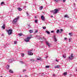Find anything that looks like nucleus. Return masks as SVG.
<instances>
[{
    "mask_svg": "<svg viewBox=\"0 0 77 77\" xmlns=\"http://www.w3.org/2000/svg\"><path fill=\"white\" fill-rule=\"evenodd\" d=\"M14 44H17V42L16 41H14Z\"/></svg>",
    "mask_w": 77,
    "mask_h": 77,
    "instance_id": "72a5a7b5",
    "label": "nucleus"
},
{
    "mask_svg": "<svg viewBox=\"0 0 77 77\" xmlns=\"http://www.w3.org/2000/svg\"><path fill=\"white\" fill-rule=\"evenodd\" d=\"M46 43L47 45H48V47H50V43H48V42L46 41Z\"/></svg>",
    "mask_w": 77,
    "mask_h": 77,
    "instance_id": "4468645a",
    "label": "nucleus"
},
{
    "mask_svg": "<svg viewBox=\"0 0 77 77\" xmlns=\"http://www.w3.org/2000/svg\"><path fill=\"white\" fill-rule=\"evenodd\" d=\"M51 18H53V16H51Z\"/></svg>",
    "mask_w": 77,
    "mask_h": 77,
    "instance_id": "8fccbe9b",
    "label": "nucleus"
},
{
    "mask_svg": "<svg viewBox=\"0 0 77 77\" xmlns=\"http://www.w3.org/2000/svg\"><path fill=\"white\" fill-rule=\"evenodd\" d=\"M64 17L65 18H66V17H67V18H69V17H68V15H65L64 16Z\"/></svg>",
    "mask_w": 77,
    "mask_h": 77,
    "instance_id": "b1692460",
    "label": "nucleus"
},
{
    "mask_svg": "<svg viewBox=\"0 0 77 77\" xmlns=\"http://www.w3.org/2000/svg\"><path fill=\"white\" fill-rule=\"evenodd\" d=\"M40 42H41V43H43V42H44V41H41Z\"/></svg>",
    "mask_w": 77,
    "mask_h": 77,
    "instance_id": "49530a36",
    "label": "nucleus"
},
{
    "mask_svg": "<svg viewBox=\"0 0 77 77\" xmlns=\"http://www.w3.org/2000/svg\"><path fill=\"white\" fill-rule=\"evenodd\" d=\"M26 71V70H25V69H23V72H25V71Z\"/></svg>",
    "mask_w": 77,
    "mask_h": 77,
    "instance_id": "a18cd8bd",
    "label": "nucleus"
},
{
    "mask_svg": "<svg viewBox=\"0 0 77 77\" xmlns=\"http://www.w3.org/2000/svg\"><path fill=\"white\" fill-rule=\"evenodd\" d=\"M31 61H34V59H31L30 60Z\"/></svg>",
    "mask_w": 77,
    "mask_h": 77,
    "instance_id": "c9c22d12",
    "label": "nucleus"
},
{
    "mask_svg": "<svg viewBox=\"0 0 77 77\" xmlns=\"http://www.w3.org/2000/svg\"><path fill=\"white\" fill-rule=\"evenodd\" d=\"M4 4H5V3H4V2H1V3L0 4V5H4Z\"/></svg>",
    "mask_w": 77,
    "mask_h": 77,
    "instance_id": "c756f323",
    "label": "nucleus"
},
{
    "mask_svg": "<svg viewBox=\"0 0 77 77\" xmlns=\"http://www.w3.org/2000/svg\"><path fill=\"white\" fill-rule=\"evenodd\" d=\"M37 59L38 60H41V57H38V58H37Z\"/></svg>",
    "mask_w": 77,
    "mask_h": 77,
    "instance_id": "a211bd4d",
    "label": "nucleus"
},
{
    "mask_svg": "<svg viewBox=\"0 0 77 77\" xmlns=\"http://www.w3.org/2000/svg\"><path fill=\"white\" fill-rule=\"evenodd\" d=\"M17 9L19 11H22V9H21V8L19 7L17 8Z\"/></svg>",
    "mask_w": 77,
    "mask_h": 77,
    "instance_id": "ddd939ff",
    "label": "nucleus"
},
{
    "mask_svg": "<svg viewBox=\"0 0 77 77\" xmlns=\"http://www.w3.org/2000/svg\"><path fill=\"white\" fill-rule=\"evenodd\" d=\"M54 11H51V13H53V14H54Z\"/></svg>",
    "mask_w": 77,
    "mask_h": 77,
    "instance_id": "473e14b6",
    "label": "nucleus"
},
{
    "mask_svg": "<svg viewBox=\"0 0 77 77\" xmlns=\"http://www.w3.org/2000/svg\"><path fill=\"white\" fill-rule=\"evenodd\" d=\"M26 14L27 17H30V14L28 12H26Z\"/></svg>",
    "mask_w": 77,
    "mask_h": 77,
    "instance_id": "1a4fd4ad",
    "label": "nucleus"
},
{
    "mask_svg": "<svg viewBox=\"0 0 77 77\" xmlns=\"http://www.w3.org/2000/svg\"><path fill=\"white\" fill-rule=\"evenodd\" d=\"M41 18L43 21H44V20H45V17H44L43 15H42L41 16Z\"/></svg>",
    "mask_w": 77,
    "mask_h": 77,
    "instance_id": "6e6552de",
    "label": "nucleus"
},
{
    "mask_svg": "<svg viewBox=\"0 0 77 77\" xmlns=\"http://www.w3.org/2000/svg\"><path fill=\"white\" fill-rule=\"evenodd\" d=\"M0 77H3L2 76H1Z\"/></svg>",
    "mask_w": 77,
    "mask_h": 77,
    "instance_id": "13d9d810",
    "label": "nucleus"
},
{
    "mask_svg": "<svg viewBox=\"0 0 77 77\" xmlns=\"http://www.w3.org/2000/svg\"><path fill=\"white\" fill-rule=\"evenodd\" d=\"M31 38H32V37H31L26 38L25 39V41L26 42H29L30 40V39H31Z\"/></svg>",
    "mask_w": 77,
    "mask_h": 77,
    "instance_id": "20e7f679",
    "label": "nucleus"
},
{
    "mask_svg": "<svg viewBox=\"0 0 77 77\" xmlns=\"http://www.w3.org/2000/svg\"><path fill=\"white\" fill-rule=\"evenodd\" d=\"M8 61L9 63H12V62L14 61V59H11L8 60Z\"/></svg>",
    "mask_w": 77,
    "mask_h": 77,
    "instance_id": "0eeeda50",
    "label": "nucleus"
},
{
    "mask_svg": "<svg viewBox=\"0 0 77 77\" xmlns=\"http://www.w3.org/2000/svg\"><path fill=\"white\" fill-rule=\"evenodd\" d=\"M38 30H37L35 32V33H37L38 32Z\"/></svg>",
    "mask_w": 77,
    "mask_h": 77,
    "instance_id": "a19ab883",
    "label": "nucleus"
},
{
    "mask_svg": "<svg viewBox=\"0 0 77 77\" xmlns=\"http://www.w3.org/2000/svg\"><path fill=\"white\" fill-rule=\"evenodd\" d=\"M66 1V0H63V2H65Z\"/></svg>",
    "mask_w": 77,
    "mask_h": 77,
    "instance_id": "37998d69",
    "label": "nucleus"
},
{
    "mask_svg": "<svg viewBox=\"0 0 77 77\" xmlns=\"http://www.w3.org/2000/svg\"><path fill=\"white\" fill-rule=\"evenodd\" d=\"M63 58H64V59H65L66 58V57L64 55H63Z\"/></svg>",
    "mask_w": 77,
    "mask_h": 77,
    "instance_id": "7c9ffc66",
    "label": "nucleus"
},
{
    "mask_svg": "<svg viewBox=\"0 0 77 77\" xmlns=\"http://www.w3.org/2000/svg\"><path fill=\"white\" fill-rule=\"evenodd\" d=\"M57 33H61V32H59V30L58 29L57 30Z\"/></svg>",
    "mask_w": 77,
    "mask_h": 77,
    "instance_id": "aec40b11",
    "label": "nucleus"
},
{
    "mask_svg": "<svg viewBox=\"0 0 77 77\" xmlns=\"http://www.w3.org/2000/svg\"><path fill=\"white\" fill-rule=\"evenodd\" d=\"M51 33H54V31H51Z\"/></svg>",
    "mask_w": 77,
    "mask_h": 77,
    "instance_id": "c03bdc74",
    "label": "nucleus"
},
{
    "mask_svg": "<svg viewBox=\"0 0 77 77\" xmlns=\"http://www.w3.org/2000/svg\"><path fill=\"white\" fill-rule=\"evenodd\" d=\"M35 18H36V16H35Z\"/></svg>",
    "mask_w": 77,
    "mask_h": 77,
    "instance_id": "6e6d98bb",
    "label": "nucleus"
},
{
    "mask_svg": "<svg viewBox=\"0 0 77 77\" xmlns=\"http://www.w3.org/2000/svg\"><path fill=\"white\" fill-rule=\"evenodd\" d=\"M7 69H9V65H7Z\"/></svg>",
    "mask_w": 77,
    "mask_h": 77,
    "instance_id": "bb28decb",
    "label": "nucleus"
},
{
    "mask_svg": "<svg viewBox=\"0 0 77 77\" xmlns=\"http://www.w3.org/2000/svg\"><path fill=\"white\" fill-rule=\"evenodd\" d=\"M69 35L71 36H72V33H69Z\"/></svg>",
    "mask_w": 77,
    "mask_h": 77,
    "instance_id": "412c9836",
    "label": "nucleus"
},
{
    "mask_svg": "<svg viewBox=\"0 0 77 77\" xmlns=\"http://www.w3.org/2000/svg\"><path fill=\"white\" fill-rule=\"evenodd\" d=\"M74 58V57L73 56V54H72L70 56L68 57V58L69 60H72V59Z\"/></svg>",
    "mask_w": 77,
    "mask_h": 77,
    "instance_id": "7ed1b4c3",
    "label": "nucleus"
},
{
    "mask_svg": "<svg viewBox=\"0 0 77 77\" xmlns=\"http://www.w3.org/2000/svg\"><path fill=\"white\" fill-rule=\"evenodd\" d=\"M43 9V6H41V7H40L39 8V9L41 11V10H42Z\"/></svg>",
    "mask_w": 77,
    "mask_h": 77,
    "instance_id": "2eb2a0df",
    "label": "nucleus"
},
{
    "mask_svg": "<svg viewBox=\"0 0 77 77\" xmlns=\"http://www.w3.org/2000/svg\"><path fill=\"white\" fill-rule=\"evenodd\" d=\"M63 74L64 75H67V72H64Z\"/></svg>",
    "mask_w": 77,
    "mask_h": 77,
    "instance_id": "f3484780",
    "label": "nucleus"
},
{
    "mask_svg": "<svg viewBox=\"0 0 77 77\" xmlns=\"http://www.w3.org/2000/svg\"><path fill=\"white\" fill-rule=\"evenodd\" d=\"M29 32L30 33H32L33 32V30H29Z\"/></svg>",
    "mask_w": 77,
    "mask_h": 77,
    "instance_id": "393cba45",
    "label": "nucleus"
},
{
    "mask_svg": "<svg viewBox=\"0 0 77 77\" xmlns=\"http://www.w3.org/2000/svg\"><path fill=\"white\" fill-rule=\"evenodd\" d=\"M53 76L54 77H56V75L54 74H53Z\"/></svg>",
    "mask_w": 77,
    "mask_h": 77,
    "instance_id": "58836bf2",
    "label": "nucleus"
},
{
    "mask_svg": "<svg viewBox=\"0 0 77 77\" xmlns=\"http://www.w3.org/2000/svg\"><path fill=\"white\" fill-rule=\"evenodd\" d=\"M20 63L21 64H24V62H23V61H20Z\"/></svg>",
    "mask_w": 77,
    "mask_h": 77,
    "instance_id": "6ab92c4d",
    "label": "nucleus"
},
{
    "mask_svg": "<svg viewBox=\"0 0 77 77\" xmlns=\"http://www.w3.org/2000/svg\"><path fill=\"white\" fill-rule=\"evenodd\" d=\"M75 70L76 71H77V69H76Z\"/></svg>",
    "mask_w": 77,
    "mask_h": 77,
    "instance_id": "603ef678",
    "label": "nucleus"
},
{
    "mask_svg": "<svg viewBox=\"0 0 77 77\" xmlns=\"http://www.w3.org/2000/svg\"><path fill=\"white\" fill-rule=\"evenodd\" d=\"M73 5L74 6H75V3H74Z\"/></svg>",
    "mask_w": 77,
    "mask_h": 77,
    "instance_id": "09e8293b",
    "label": "nucleus"
},
{
    "mask_svg": "<svg viewBox=\"0 0 77 77\" xmlns=\"http://www.w3.org/2000/svg\"><path fill=\"white\" fill-rule=\"evenodd\" d=\"M66 39H67V38H64V40H66Z\"/></svg>",
    "mask_w": 77,
    "mask_h": 77,
    "instance_id": "ea45409f",
    "label": "nucleus"
},
{
    "mask_svg": "<svg viewBox=\"0 0 77 77\" xmlns=\"http://www.w3.org/2000/svg\"><path fill=\"white\" fill-rule=\"evenodd\" d=\"M43 74H44V73H43Z\"/></svg>",
    "mask_w": 77,
    "mask_h": 77,
    "instance_id": "bf43d9fd",
    "label": "nucleus"
},
{
    "mask_svg": "<svg viewBox=\"0 0 77 77\" xmlns=\"http://www.w3.org/2000/svg\"><path fill=\"white\" fill-rule=\"evenodd\" d=\"M55 2H56L57 3V2H58V1H60V0H54Z\"/></svg>",
    "mask_w": 77,
    "mask_h": 77,
    "instance_id": "5701e85b",
    "label": "nucleus"
},
{
    "mask_svg": "<svg viewBox=\"0 0 77 77\" xmlns=\"http://www.w3.org/2000/svg\"><path fill=\"white\" fill-rule=\"evenodd\" d=\"M31 51H28V55L29 56H32V55H33V53H32Z\"/></svg>",
    "mask_w": 77,
    "mask_h": 77,
    "instance_id": "423d86ee",
    "label": "nucleus"
},
{
    "mask_svg": "<svg viewBox=\"0 0 77 77\" xmlns=\"http://www.w3.org/2000/svg\"><path fill=\"white\" fill-rule=\"evenodd\" d=\"M25 77H27V75H26V76H25Z\"/></svg>",
    "mask_w": 77,
    "mask_h": 77,
    "instance_id": "5fc2aeb1",
    "label": "nucleus"
},
{
    "mask_svg": "<svg viewBox=\"0 0 77 77\" xmlns=\"http://www.w3.org/2000/svg\"><path fill=\"white\" fill-rule=\"evenodd\" d=\"M22 35H23V34L22 33H19L18 34V36H22Z\"/></svg>",
    "mask_w": 77,
    "mask_h": 77,
    "instance_id": "cd10ccee",
    "label": "nucleus"
},
{
    "mask_svg": "<svg viewBox=\"0 0 77 77\" xmlns=\"http://www.w3.org/2000/svg\"><path fill=\"white\" fill-rule=\"evenodd\" d=\"M46 68H50V66H45Z\"/></svg>",
    "mask_w": 77,
    "mask_h": 77,
    "instance_id": "a878e982",
    "label": "nucleus"
},
{
    "mask_svg": "<svg viewBox=\"0 0 77 77\" xmlns=\"http://www.w3.org/2000/svg\"><path fill=\"white\" fill-rule=\"evenodd\" d=\"M54 41L55 42H56L57 40V39H56V35H54Z\"/></svg>",
    "mask_w": 77,
    "mask_h": 77,
    "instance_id": "9d476101",
    "label": "nucleus"
},
{
    "mask_svg": "<svg viewBox=\"0 0 77 77\" xmlns=\"http://www.w3.org/2000/svg\"><path fill=\"white\" fill-rule=\"evenodd\" d=\"M19 18L20 17L18 16H17L13 20V24L16 23L18 21V20L19 19Z\"/></svg>",
    "mask_w": 77,
    "mask_h": 77,
    "instance_id": "f257e3e1",
    "label": "nucleus"
},
{
    "mask_svg": "<svg viewBox=\"0 0 77 77\" xmlns=\"http://www.w3.org/2000/svg\"><path fill=\"white\" fill-rule=\"evenodd\" d=\"M7 31L8 32V35H11L12 33V32H13V31L12 30L9 29L8 30H7Z\"/></svg>",
    "mask_w": 77,
    "mask_h": 77,
    "instance_id": "f03ea898",
    "label": "nucleus"
},
{
    "mask_svg": "<svg viewBox=\"0 0 77 77\" xmlns=\"http://www.w3.org/2000/svg\"><path fill=\"white\" fill-rule=\"evenodd\" d=\"M54 68H60V66L59 65H57L55 66Z\"/></svg>",
    "mask_w": 77,
    "mask_h": 77,
    "instance_id": "f8f14e48",
    "label": "nucleus"
},
{
    "mask_svg": "<svg viewBox=\"0 0 77 77\" xmlns=\"http://www.w3.org/2000/svg\"><path fill=\"white\" fill-rule=\"evenodd\" d=\"M60 31H61V32H62L63 31V29H60Z\"/></svg>",
    "mask_w": 77,
    "mask_h": 77,
    "instance_id": "79ce46f5",
    "label": "nucleus"
},
{
    "mask_svg": "<svg viewBox=\"0 0 77 77\" xmlns=\"http://www.w3.org/2000/svg\"><path fill=\"white\" fill-rule=\"evenodd\" d=\"M22 57H24V54H21Z\"/></svg>",
    "mask_w": 77,
    "mask_h": 77,
    "instance_id": "2f4dec72",
    "label": "nucleus"
},
{
    "mask_svg": "<svg viewBox=\"0 0 77 77\" xmlns=\"http://www.w3.org/2000/svg\"><path fill=\"white\" fill-rule=\"evenodd\" d=\"M48 58V56H46V57H45L46 59H47Z\"/></svg>",
    "mask_w": 77,
    "mask_h": 77,
    "instance_id": "de8ad7c7",
    "label": "nucleus"
},
{
    "mask_svg": "<svg viewBox=\"0 0 77 77\" xmlns=\"http://www.w3.org/2000/svg\"><path fill=\"white\" fill-rule=\"evenodd\" d=\"M3 35H4L3 34H2V36H3Z\"/></svg>",
    "mask_w": 77,
    "mask_h": 77,
    "instance_id": "4d7b16f0",
    "label": "nucleus"
},
{
    "mask_svg": "<svg viewBox=\"0 0 77 77\" xmlns=\"http://www.w3.org/2000/svg\"><path fill=\"white\" fill-rule=\"evenodd\" d=\"M31 77H33V76H32V75H31Z\"/></svg>",
    "mask_w": 77,
    "mask_h": 77,
    "instance_id": "864d4df0",
    "label": "nucleus"
},
{
    "mask_svg": "<svg viewBox=\"0 0 77 77\" xmlns=\"http://www.w3.org/2000/svg\"><path fill=\"white\" fill-rule=\"evenodd\" d=\"M54 14H57L59 12V10L58 9H55L54 10Z\"/></svg>",
    "mask_w": 77,
    "mask_h": 77,
    "instance_id": "39448f33",
    "label": "nucleus"
},
{
    "mask_svg": "<svg viewBox=\"0 0 77 77\" xmlns=\"http://www.w3.org/2000/svg\"><path fill=\"white\" fill-rule=\"evenodd\" d=\"M45 32L47 33H48V34H50V32H49V31H47V30H46L45 31Z\"/></svg>",
    "mask_w": 77,
    "mask_h": 77,
    "instance_id": "4be33fe9",
    "label": "nucleus"
},
{
    "mask_svg": "<svg viewBox=\"0 0 77 77\" xmlns=\"http://www.w3.org/2000/svg\"><path fill=\"white\" fill-rule=\"evenodd\" d=\"M2 28L4 29H5V24L3 25L2 26Z\"/></svg>",
    "mask_w": 77,
    "mask_h": 77,
    "instance_id": "9b49d317",
    "label": "nucleus"
},
{
    "mask_svg": "<svg viewBox=\"0 0 77 77\" xmlns=\"http://www.w3.org/2000/svg\"><path fill=\"white\" fill-rule=\"evenodd\" d=\"M43 29H46V27H43Z\"/></svg>",
    "mask_w": 77,
    "mask_h": 77,
    "instance_id": "e433bc0d",
    "label": "nucleus"
},
{
    "mask_svg": "<svg viewBox=\"0 0 77 77\" xmlns=\"http://www.w3.org/2000/svg\"><path fill=\"white\" fill-rule=\"evenodd\" d=\"M56 61L57 62H58V61L57 60H56Z\"/></svg>",
    "mask_w": 77,
    "mask_h": 77,
    "instance_id": "3c124183",
    "label": "nucleus"
},
{
    "mask_svg": "<svg viewBox=\"0 0 77 77\" xmlns=\"http://www.w3.org/2000/svg\"><path fill=\"white\" fill-rule=\"evenodd\" d=\"M69 42H71V38H69Z\"/></svg>",
    "mask_w": 77,
    "mask_h": 77,
    "instance_id": "4c0bfd02",
    "label": "nucleus"
},
{
    "mask_svg": "<svg viewBox=\"0 0 77 77\" xmlns=\"http://www.w3.org/2000/svg\"><path fill=\"white\" fill-rule=\"evenodd\" d=\"M41 38L42 39H44V40H45V39L43 37H42Z\"/></svg>",
    "mask_w": 77,
    "mask_h": 77,
    "instance_id": "f704fd0d",
    "label": "nucleus"
},
{
    "mask_svg": "<svg viewBox=\"0 0 77 77\" xmlns=\"http://www.w3.org/2000/svg\"><path fill=\"white\" fill-rule=\"evenodd\" d=\"M35 23H38V20H35Z\"/></svg>",
    "mask_w": 77,
    "mask_h": 77,
    "instance_id": "c85d7f7f",
    "label": "nucleus"
},
{
    "mask_svg": "<svg viewBox=\"0 0 77 77\" xmlns=\"http://www.w3.org/2000/svg\"><path fill=\"white\" fill-rule=\"evenodd\" d=\"M9 72H10V73H13V71H12V70L11 69L9 70Z\"/></svg>",
    "mask_w": 77,
    "mask_h": 77,
    "instance_id": "dca6fc26",
    "label": "nucleus"
}]
</instances>
